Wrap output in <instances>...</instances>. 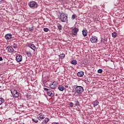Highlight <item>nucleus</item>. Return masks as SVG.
<instances>
[{
	"instance_id": "obj_1",
	"label": "nucleus",
	"mask_w": 124,
	"mask_h": 124,
	"mask_svg": "<svg viewBox=\"0 0 124 124\" xmlns=\"http://www.w3.org/2000/svg\"><path fill=\"white\" fill-rule=\"evenodd\" d=\"M84 93V88L81 86H76L75 87V93L73 94L75 96H79L81 95Z\"/></svg>"
},
{
	"instance_id": "obj_2",
	"label": "nucleus",
	"mask_w": 124,
	"mask_h": 124,
	"mask_svg": "<svg viewBox=\"0 0 124 124\" xmlns=\"http://www.w3.org/2000/svg\"><path fill=\"white\" fill-rule=\"evenodd\" d=\"M28 5L31 9H35V8L38 7V4L35 1H30L28 3Z\"/></svg>"
},
{
	"instance_id": "obj_3",
	"label": "nucleus",
	"mask_w": 124,
	"mask_h": 124,
	"mask_svg": "<svg viewBox=\"0 0 124 124\" xmlns=\"http://www.w3.org/2000/svg\"><path fill=\"white\" fill-rule=\"evenodd\" d=\"M59 20L63 23H65L67 21V16L63 13L61 14L59 17Z\"/></svg>"
},
{
	"instance_id": "obj_4",
	"label": "nucleus",
	"mask_w": 124,
	"mask_h": 124,
	"mask_svg": "<svg viewBox=\"0 0 124 124\" xmlns=\"http://www.w3.org/2000/svg\"><path fill=\"white\" fill-rule=\"evenodd\" d=\"M11 93L14 97H19L20 93L15 90V89H12L11 90Z\"/></svg>"
},
{
	"instance_id": "obj_5",
	"label": "nucleus",
	"mask_w": 124,
	"mask_h": 124,
	"mask_svg": "<svg viewBox=\"0 0 124 124\" xmlns=\"http://www.w3.org/2000/svg\"><path fill=\"white\" fill-rule=\"evenodd\" d=\"M16 60L17 62H21L23 61V56L22 55L18 54L16 57Z\"/></svg>"
},
{
	"instance_id": "obj_6",
	"label": "nucleus",
	"mask_w": 124,
	"mask_h": 124,
	"mask_svg": "<svg viewBox=\"0 0 124 124\" xmlns=\"http://www.w3.org/2000/svg\"><path fill=\"white\" fill-rule=\"evenodd\" d=\"M57 86H58V83L56 81H53L52 83H50L49 85L50 89H56Z\"/></svg>"
},
{
	"instance_id": "obj_7",
	"label": "nucleus",
	"mask_w": 124,
	"mask_h": 124,
	"mask_svg": "<svg viewBox=\"0 0 124 124\" xmlns=\"http://www.w3.org/2000/svg\"><path fill=\"white\" fill-rule=\"evenodd\" d=\"M78 31H79V29L77 28H74L72 30V33L73 35H77V33Z\"/></svg>"
},
{
	"instance_id": "obj_8",
	"label": "nucleus",
	"mask_w": 124,
	"mask_h": 124,
	"mask_svg": "<svg viewBox=\"0 0 124 124\" xmlns=\"http://www.w3.org/2000/svg\"><path fill=\"white\" fill-rule=\"evenodd\" d=\"M90 41L92 43H96L97 42V37L95 36H92V38L90 39Z\"/></svg>"
},
{
	"instance_id": "obj_9",
	"label": "nucleus",
	"mask_w": 124,
	"mask_h": 124,
	"mask_svg": "<svg viewBox=\"0 0 124 124\" xmlns=\"http://www.w3.org/2000/svg\"><path fill=\"white\" fill-rule=\"evenodd\" d=\"M8 52H9V53H13V52H14V48H13V47H12V46H8L6 48Z\"/></svg>"
},
{
	"instance_id": "obj_10",
	"label": "nucleus",
	"mask_w": 124,
	"mask_h": 124,
	"mask_svg": "<svg viewBox=\"0 0 124 124\" xmlns=\"http://www.w3.org/2000/svg\"><path fill=\"white\" fill-rule=\"evenodd\" d=\"M5 37L6 40H9L12 38V34L8 33L5 35Z\"/></svg>"
},
{
	"instance_id": "obj_11",
	"label": "nucleus",
	"mask_w": 124,
	"mask_h": 124,
	"mask_svg": "<svg viewBox=\"0 0 124 124\" xmlns=\"http://www.w3.org/2000/svg\"><path fill=\"white\" fill-rule=\"evenodd\" d=\"M37 118L38 120H44V119H45V117H44V115L42 114V113H40L39 114V115L37 116Z\"/></svg>"
},
{
	"instance_id": "obj_12",
	"label": "nucleus",
	"mask_w": 124,
	"mask_h": 124,
	"mask_svg": "<svg viewBox=\"0 0 124 124\" xmlns=\"http://www.w3.org/2000/svg\"><path fill=\"white\" fill-rule=\"evenodd\" d=\"M28 47L29 48H31V49L33 51H35V49L36 48V47H35V46H34V45L31 44H29Z\"/></svg>"
},
{
	"instance_id": "obj_13",
	"label": "nucleus",
	"mask_w": 124,
	"mask_h": 124,
	"mask_svg": "<svg viewBox=\"0 0 124 124\" xmlns=\"http://www.w3.org/2000/svg\"><path fill=\"white\" fill-rule=\"evenodd\" d=\"M47 94L48 96L53 97L54 96V92L51 91V90H49V91L47 92Z\"/></svg>"
},
{
	"instance_id": "obj_14",
	"label": "nucleus",
	"mask_w": 124,
	"mask_h": 124,
	"mask_svg": "<svg viewBox=\"0 0 124 124\" xmlns=\"http://www.w3.org/2000/svg\"><path fill=\"white\" fill-rule=\"evenodd\" d=\"M92 104L93 106V107H95V106H97V105L99 104V102H98L97 100H96L92 102Z\"/></svg>"
},
{
	"instance_id": "obj_15",
	"label": "nucleus",
	"mask_w": 124,
	"mask_h": 124,
	"mask_svg": "<svg viewBox=\"0 0 124 124\" xmlns=\"http://www.w3.org/2000/svg\"><path fill=\"white\" fill-rule=\"evenodd\" d=\"M64 86H62V85H59L58 86V90H59L60 91V92H63V91H64Z\"/></svg>"
},
{
	"instance_id": "obj_16",
	"label": "nucleus",
	"mask_w": 124,
	"mask_h": 124,
	"mask_svg": "<svg viewBox=\"0 0 124 124\" xmlns=\"http://www.w3.org/2000/svg\"><path fill=\"white\" fill-rule=\"evenodd\" d=\"M77 76H78V77H83V76H84V72L83 71L78 72L77 73Z\"/></svg>"
},
{
	"instance_id": "obj_17",
	"label": "nucleus",
	"mask_w": 124,
	"mask_h": 124,
	"mask_svg": "<svg viewBox=\"0 0 124 124\" xmlns=\"http://www.w3.org/2000/svg\"><path fill=\"white\" fill-rule=\"evenodd\" d=\"M82 34L83 36H87L88 35V31L87 30H83L82 31Z\"/></svg>"
},
{
	"instance_id": "obj_18",
	"label": "nucleus",
	"mask_w": 124,
	"mask_h": 124,
	"mask_svg": "<svg viewBox=\"0 0 124 124\" xmlns=\"http://www.w3.org/2000/svg\"><path fill=\"white\" fill-rule=\"evenodd\" d=\"M57 28L59 31H62V26L60 24H57Z\"/></svg>"
},
{
	"instance_id": "obj_19",
	"label": "nucleus",
	"mask_w": 124,
	"mask_h": 124,
	"mask_svg": "<svg viewBox=\"0 0 124 124\" xmlns=\"http://www.w3.org/2000/svg\"><path fill=\"white\" fill-rule=\"evenodd\" d=\"M49 121H50V119L49 118H45V119L44 121H43V122L44 124H46Z\"/></svg>"
},
{
	"instance_id": "obj_20",
	"label": "nucleus",
	"mask_w": 124,
	"mask_h": 124,
	"mask_svg": "<svg viewBox=\"0 0 124 124\" xmlns=\"http://www.w3.org/2000/svg\"><path fill=\"white\" fill-rule=\"evenodd\" d=\"M111 35L113 38H116V37H117V33L115 32H113V33H112Z\"/></svg>"
},
{
	"instance_id": "obj_21",
	"label": "nucleus",
	"mask_w": 124,
	"mask_h": 124,
	"mask_svg": "<svg viewBox=\"0 0 124 124\" xmlns=\"http://www.w3.org/2000/svg\"><path fill=\"white\" fill-rule=\"evenodd\" d=\"M72 64H74V65H76L77 64V61L74 60H73L71 62Z\"/></svg>"
},
{
	"instance_id": "obj_22",
	"label": "nucleus",
	"mask_w": 124,
	"mask_h": 124,
	"mask_svg": "<svg viewBox=\"0 0 124 124\" xmlns=\"http://www.w3.org/2000/svg\"><path fill=\"white\" fill-rule=\"evenodd\" d=\"M4 102V99H3V98L0 97V105H1V104Z\"/></svg>"
},
{
	"instance_id": "obj_23",
	"label": "nucleus",
	"mask_w": 124,
	"mask_h": 124,
	"mask_svg": "<svg viewBox=\"0 0 124 124\" xmlns=\"http://www.w3.org/2000/svg\"><path fill=\"white\" fill-rule=\"evenodd\" d=\"M59 56L60 57V59H61V60H62V59H64V57H65V55L64 54L62 53Z\"/></svg>"
},
{
	"instance_id": "obj_24",
	"label": "nucleus",
	"mask_w": 124,
	"mask_h": 124,
	"mask_svg": "<svg viewBox=\"0 0 124 124\" xmlns=\"http://www.w3.org/2000/svg\"><path fill=\"white\" fill-rule=\"evenodd\" d=\"M75 103L76 106H79V105H80V103L78 100L75 101Z\"/></svg>"
},
{
	"instance_id": "obj_25",
	"label": "nucleus",
	"mask_w": 124,
	"mask_h": 124,
	"mask_svg": "<svg viewBox=\"0 0 124 124\" xmlns=\"http://www.w3.org/2000/svg\"><path fill=\"white\" fill-rule=\"evenodd\" d=\"M26 54L28 57L31 58V52H27Z\"/></svg>"
},
{
	"instance_id": "obj_26",
	"label": "nucleus",
	"mask_w": 124,
	"mask_h": 124,
	"mask_svg": "<svg viewBox=\"0 0 124 124\" xmlns=\"http://www.w3.org/2000/svg\"><path fill=\"white\" fill-rule=\"evenodd\" d=\"M98 73H102L103 72V70L102 69H99L97 71Z\"/></svg>"
},
{
	"instance_id": "obj_27",
	"label": "nucleus",
	"mask_w": 124,
	"mask_h": 124,
	"mask_svg": "<svg viewBox=\"0 0 124 124\" xmlns=\"http://www.w3.org/2000/svg\"><path fill=\"white\" fill-rule=\"evenodd\" d=\"M32 120L34 122V123H35L36 124L38 123V120L37 119H32Z\"/></svg>"
},
{
	"instance_id": "obj_28",
	"label": "nucleus",
	"mask_w": 124,
	"mask_h": 124,
	"mask_svg": "<svg viewBox=\"0 0 124 124\" xmlns=\"http://www.w3.org/2000/svg\"><path fill=\"white\" fill-rule=\"evenodd\" d=\"M49 31V29L47 28H45L44 29V31H45V32H47V31Z\"/></svg>"
},
{
	"instance_id": "obj_29",
	"label": "nucleus",
	"mask_w": 124,
	"mask_h": 124,
	"mask_svg": "<svg viewBox=\"0 0 124 124\" xmlns=\"http://www.w3.org/2000/svg\"><path fill=\"white\" fill-rule=\"evenodd\" d=\"M13 48L16 49L17 48V45L16 44H13Z\"/></svg>"
},
{
	"instance_id": "obj_30",
	"label": "nucleus",
	"mask_w": 124,
	"mask_h": 124,
	"mask_svg": "<svg viewBox=\"0 0 124 124\" xmlns=\"http://www.w3.org/2000/svg\"><path fill=\"white\" fill-rule=\"evenodd\" d=\"M76 18V15H73L72 16V19H73V20H74V19H75Z\"/></svg>"
},
{
	"instance_id": "obj_31",
	"label": "nucleus",
	"mask_w": 124,
	"mask_h": 124,
	"mask_svg": "<svg viewBox=\"0 0 124 124\" xmlns=\"http://www.w3.org/2000/svg\"><path fill=\"white\" fill-rule=\"evenodd\" d=\"M69 105L70 107H72V108L73 107V105H74L73 103L70 102Z\"/></svg>"
},
{
	"instance_id": "obj_32",
	"label": "nucleus",
	"mask_w": 124,
	"mask_h": 124,
	"mask_svg": "<svg viewBox=\"0 0 124 124\" xmlns=\"http://www.w3.org/2000/svg\"><path fill=\"white\" fill-rule=\"evenodd\" d=\"M44 91H46V93H47L48 91L50 90L49 89H48V88H44Z\"/></svg>"
},
{
	"instance_id": "obj_33",
	"label": "nucleus",
	"mask_w": 124,
	"mask_h": 124,
	"mask_svg": "<svg viewBox=\"0 0 124 124\" xmlns=\"http://www.w3.org/2000/svg\"><path fill=\"white\" fill-rule=\"evenodd\" d=\"M29 31H33V28H29Z\"/></svg>"
},
{
	"instance_id": "obj_34",
	"label": "nucleus",
	"mask_w": 124,
	"mask_h": 124,
	"mask_svg": "<svg viewBox=\"0 0 124 124\" xmlns=\"http://www.w3.org/2000/svg\"><path fill=\"white\" fill-rule=\"evenodd\" d=\"M85 82L88 84V83H90V80L87 78V80H85Z\"/></svg>"
},
{
	"instance_id": "obj_35",
	"label": "nucleus",
	"mask_w": 124,
	"mask_h": 124,
	"mask_svg": "<svg viewBox=\"0 0 124 124\" xmlns=\"http://www.w3.org/2000/svg\"><path fill=\"white\" fill-rule=\"evenodd\" d=\"M2 57H0V62H1V61H2Z\"/></svg>"
},
{
	"instance_id": "obj_36",
	"label": "nucleus",
	"mask_w": 124,
	"mask_h": 124,
	"mask_svg": "<svg viewBox=\"0 0 124 124\" xmlns=\"http://www.w3.org/2000/svg\"><path fill=\"white\" fill-rule=\"evenodd\" d=\"M103 41H107V40L106 39L104 38V39H103Z\"/></svg>"
},
{
	"instance_id": "obj_37",
	"label": "nucleus",
	"mask_w": 124,
	"mask_h": 124,
	"mask_svg": "<svg viewBox=\"0 0 124 124\" xmlns=\"http://www.w3.org/2000/svg\"><path fill=\"white\" fill-rule=\"evenodd\" d=\"M65 88H68V85H65Z\"/></svg>"
},
{
	"instance_id": "obj_38",
	"label": "nucleus",
	"mask_w": 124,
	"mask_h": 124,
	"mask_svg": "<svg viewBox=\"0 0 124 124\" xmlns=\"http://www.w3.org/2000/svg\"><path fill=\"white\" fill-rule=\"evenodd\" d=\"M46 82H47V81H46V80H44V83H46Z\"/></svg>"
},
{
	"instance_id": "obj_39",
	"label": "nucleus",
	"mask_w": 124,
	"mask_h": 124,
	"mask_svg": "<svg viewBox=\"0 0 124 124\" xmlns=\"http://www.w3.org/2000/svg\"><path fill=\"white\" fill-rule=\"evenodd\" d=\"M3 0H0V2H1V1H2Z\"/></svg>"
},
{
	"instance_id": "obj_40",
	"label": "nucleus",
	"mask_w": 124,
	"mask_h": 124,
	"mask_svg": "<svg viewBox=\"0 0 124 124\" xmlns=\"http://www.w3.org/2000/svg\"><path fill=\"white\" fill-rule=\"evenodd\" d=\"M19 124H24V123H20Z\"/></svg>"
},
{
	"instance_id": "obj_41",
	"label": "nucleus",
	"mask_w": 124,
	"mask_h": 124,
	"mask_svg": "<svg viewBox=\"0 0 124 124\" xmlns=\"http://www.w3.org/2000/svg\"><path fill=\"white\" fill-rule=\"evenodd\" d=\"M73 93H74V91H73Z\"/></svg>"
}]
</instances>
